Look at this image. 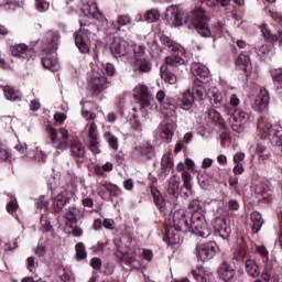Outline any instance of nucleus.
<instances>
[{"mask_svg": "<svg viewBox=\"0 0 282 282\" xmlns=\"http://www.w3.org/2000/svg\"><path fill=\"white\" fill-rule=\"evenodd\" d=\"M195 254L198 261H210L217 254V243L209 241L206 243L197 245L195 248Z\"/></svg>", "mask_w": 282, "mask_h": 282, "instance_id": "obj_12", "label": "nucleus"}, {"mask_svg": "<svg viewBox=\"0 0 282 282\" xmlns=\"http://www.w3.org/2000/svg\"><path fill=\"white\" fill-rule=\"evenodd\" d=\"M254 248H256V254H258V257L262 261V264L276 262V259H274V257L270 256V251H268V248H265V246L256 245Z\"/></svg>", "mask_w": 282, "mask_h": 282, "instance_id": "obj_32", "label": "nucleus"}, {"mask_svg": "<svg viewBox=\"0 0 282 282\" xmlns=\"http://www.w3.org/2000/svg\"><path fill=\"white\" fill-rule=\"evenodd\" d=\"M131 58V65L133 72L137 74H149L153 69V63L151 58L147 56V46H134Z\"/></svg>", "mask_w": 282, "mask_h": 282, "instance_id": "obj_6", "label": "nucleus"}, {"mask_svg": "<svg viewBox=\"0 0 282 282\" xmlns=\"http://www.w3.org/2000/svg\"><path fill=\"white\" fill-rule=\"evenodd\" d=\"M180 184H181L180 176L173 175L167 181L166 191H167L169 195H173V197H177V195H180Z\"/></svg>", "mask_w": 282, "mask_h": 282, "instance_id": "obj_33", "label": "nucleus"}, {"mask_svg": "<svg viewBox=\"0 0 282 282\" xmlns=\"http://www.w3.org/2000/svg\"><path fill=\"white\" fill-rule=\"evenodd\" d=\"M264 138H268L269 142L273 147H282V127L279 123L267 126L263 129Z\"/></svg>", "mask_w": 282, "mask_h": 282, "instance_id": "obj_13", "label": "nucleus"}, {"mask_svg": "<svg viewBox=\"0 0 282 282\" xmlns=\"http://www.w3.org/2000/svg\"><path fill=\"white\" fill-rule=\"evenodd\" d=\"M58 41H61L58 31H48L46 33L44 40V52H46V56L42 58V65L50 72H58V69H61L56 54V50H58Z\"/></svg>", "mask_w": 282, "mask_h": 282, "instance_id": "obj_4", "label": "nucleus"}, {"mask_svg": "<svg viewBox=\"0 0 282 282\" xmlns=\"http://www.w3.org/2000/svg\"><path fill=\"white\" fill-rule=\"evenodd\" d=\"M50 206V197L46 195H41L35 199V208L43 210V208H47Z\"/></svg>", "mask_w": 282, "mask_h": 282, "instance_id": "obj_53", "label": "nucleus"}, {"mask_svg": "<svg viewBox=\"0 0 282 282\" xmlns=\"http://www.w3.org/2000/svg\"><path fill=\"white\" fill-rule=\"evenodd\" d=\"M104 138H105L106 142H108L109 148L112 151H118L120 144L118 143V138L116 134L108 131V132L104 133Z\"/></svg>", "mask_w": 282, "mask_h": 282, "instance_id": "obj_45", "label": "nucleus"}, {"mask_svg": "<svg viewBox=\"0 0 282 282\" xmlns=\"http://www.w3.org/2000/svg\"><path fill=\"white\" fill-rule=\"evenodd\" d=\"M235 274H237V269L235 268V263L230 261H224L218 268V276L223 279V281H232Z\"/></svg>", "mask_w": 282, "mask_h": 282, "instance_id": "obj_21", "label": "nucleus"}, {"mask_svg": "<svg viewBox=\"0 0 282 282\" xmlns=\"http://www.w3.org/2000/svg\"><path fill=\"white\" fill-rule=\"evenodd\" d=\"M154 197V204L158 206L159 210L161 213H164L166 215V207L164 206V198H162V195H160V192H152Z\"/></svg>", "mask_w": 282, "mask_h": 282, "instance_id": "obj_49", "label": "nucleus"}, {"mask_svg": "<svg viewBox=\"0 0 282 282\" xmlns=\"http://www.w3.org/2000/svg\"><path fill=\"white\" fill-rule=\"evenodd\" d=\"M272 52V45L270 44H262L260 47H258V54L265 56Z\"/></svg>", "mask_w": 282, "mask_h": 282, "instance_id": "obj_61", "label": "nucleus"}, {"mask_svg": "<svg viewBox=\"0 0 282 282\" xmlns=\"http://www.w3.org/2000/svg\"><path fill=\"white\" fill-rule=\"evenodd\" d=\"M164 117V120L156 129V135L160 140L169 144V142L173 141V135H175V131L177 130V115L174 112Z\"/></svg>", "mask_w": 282, "mask_h": 282, "instance_id": "obj_7", "label": "nucleus"}, {"mask_svg": "<svg viewBox=\"0 0 282 282\" xmlns=\"http://www.w3.org/2000/svg\"><path fill=\"white\" fill-rule=\"evenodd\" d=\"M156 100L161 105V113L169 116V113H175V104L171 99L166 98V93L164 90H159L156 93Z\"/></svg>", "mask_w": 282, "mask_h": 282, "instance_id": "obj_20", "label": "nucleus"}, {"mask_svg": "<svg viewBox=\"0 0 282 282\" xmlns=\"http://www.w3.org/2000/svg\"><path fill=\"white\" fill-rule=\"evenodd\" d=\"M68 199H69V194H67V189L62 188L53 203V208L55 213H61V210L65 208V204H67Z\"/></svg>", "mask_w": 282, "mask_h": 282, "instance_id": "obj_31", "label": "nucleus"}, {"mask_svg": "<svg viewBox=\"0 0 282 282\" xmlns=\"http://www.w3.org/2000/svg\"><path fill=\"white\" fill-rule=\"evenodd\" d=\"M221 132H220V144L221 147L226 148L228 144H230V132L228 129H226V126L220 127Z\"/></svg>", "mask_w": 282, "mask_h": 282, "instance_id": "obj_51", "label": "nucleus"}, {"mask_svg": "<svg viewBox=\"0 0 282 282\" xmlns=\"http://www.w3.org/2000/svg\"><path fill=\"white\" fill-rule=\"evenodd\" d=\"M140 45L141 44L129 43L122 37H115L110 45V52L116 58H122V56L131 58L133 56V50H135V46Z\"/></svg>", "mask_w": 282, "mask_h": 282, "instance_id": "obj_10", "label": "nucleus"}, {"mask_svg": "<svg viewBox=\"0 0 282 282\" xmlns=\"http://www.w3.org/2000/svg\"><path fill=\"white\" fill-rule=\"evenodd\" d=\"M88 84L93 89V96L102 100L105 98V89H109V79L105 75V70L100 66H95L88 74Z\"/></svg>", "mask_w": 282, "mask_h": 282, "instance_id": "obj_5", "label": "nucleus"}, {"mask_svg": "<svg viewBox=\"0 0 282 282\" xmlns=\"http://www.w3.org/2000/svg\"><path fill=\"white\" fill-rule=\"evenodd\" d=\"M274 263L275 262H267L263 264V270L261 273V280L264 282H270L272 279V274H274Z\"/></svg>", "mask_w": 282, "mask_h": 282, "instance_id": "obj_38", "label": "nucleus"}, {"mask_svg": "<svg viewBox=\"0 0 282 282\" xmlns=\"http://www.w3.org/2000/svg\"><path fill=\"white\" fill-rule=\"evenodd\" d=\"M261 33L268 41H278L280 45H282V32H278V34H271L270 29H268V24H263L261 26Z\"/></svg>", "mask_w": 282, "mask_h": 282, "instance_id": "obj_37", "label": "nucleus"}, {"mask_svg": "<svg viewBox=\"0 0 282 282\" xmlns=\"http://www.w3.org/2000/svg\"><path fill=\"white\" fill-rule=\"evenodd\" d=\"M78 184L82 186V188H87L85 185V177L68 174L67 188H64V191L67 192V195H74L78 191Z\"/></svg>", "mask_w": 282, "mask_h": 282, "instance_id": "obj_27", "label": "nucleus"}, {"mask_svg": "<svg viewBox=\"0 0 282 282\" xmlns=\"http://www.w3.org/2000/svg\"><path fill=\"white\" fill-rule=\"evenodd\" d=\"M191 225L186 219V212L184 209L175 210L170 218L165 219V237L169 243H180V232L192 230L197 237L207 239L210 237V229L206 221V215L202 212H194L191 218Z\"/></svg>", "mask_w": 282, "mask_h": 282, "instance_id": "obj_2", "label": "nucleus"}, {"mask_svg": "<svg viewBox=\"0 0 282 282\" xmlns=\"http://www.w3.org/2000/svg\"><path fill=\"white\" fill-rule=\"evenodd\" d=\"M206 97L208 98L210 105H213L216 109H219L224 102V95L221 91H219V88L215 86L207 89Z\"/></svg>", "mask_w": 282, "mask_h": 282, "instance_id": "obj_26", "label": "nucleus"}, {"mask_svg": "<svg viewBox=\"0 0 282 282\" xmlns=\"http://www.w3.org/2000/svg\"><path fill=\"white\" fill-rule=\"evenodd\" d=\"M237 69L245 72L246 76H252V62H250V56L241 53L236 59Z\"/></svg>", "mask_w": 282, "mask_h": 282, "instance_id": "obj_25", "label": "nucleus"}, {"mask_svg": "<svg viewBox=\"0 0 282 282\" xmlns=\"http://www.w3.org/2000/svg\"><path fill=\"white\" fill-rule=\"evenodd\" d=\"M162 18V13L158 9H151L145 14V21L148 23H155V21H160Z\"/></svg>", "mask_w": 282, "mask_h": 282, "instance_id": "obj_46", "label": "nucleus"}, {"mask_svg": "<svg viewBox=\"0 0 282 282\" xmlns=\"http://www.w3.org/2000/svg\"><path fill=\"white\" fill-rule=\"evenodd\" d=\"M189 209L193 210V213H202V203L199 199H193L189 203Z\"/></svg>", "mask_w": 282, "mask_h": 282, "instance_id": "obj_60", "label": "nucleus"}, {"mask_svg": "<svg viewBox=\"0 0 282 282\" xmlns=\"http://www.w3.org/2000/svg\"><path fill=\"white\" fill-rule=\"evenodd\" d=\"M82 116H83V118H85L86 120H95V118H96L95 112L85 110V106L82 107Z\"/></svg>", "mask_w": 282, "mask_h": 282, "instance_id": "obj_62", "label": "nucleus"}, {"mask_svg": "<svg viewBox=\"0 0 282 282\" xmlns=\"http://www.w3.org/2000/svg\"><path fill=\"white\" fill-rule=\"evenodd\" d=\"M192 274L196 282H213L215 275L210 269H206L204 267H199L192 271Z\"/></svg>", "mask_w": 282, "mask_h": 282, "instance_id": "obj_28", "label": "nucleus"}, {"mask_svg": "<svg viewBox=\"0 0 282 282\" xmlns=\"http://www.w3.org/2000/svg\"><path fill=\"white\" fill-rule=\"evenodd\" d=\"M80 29L75 34V45L82 54H89L91 42L89 40V22L79 20Z\"/></svg>", "mask_w": 282, "mask_h": 282, "instance_id": "obj_11", "label": "nucleus"}, {"mask_svg": "<svg viewBox=\"0 0 282 282\" xmlns=\"http://www.w3.org/2000/svg\"><path fill=\"white\" fill-rule=\"evenodd\" d=\"M234 256L236 259H239L240 261H245V270L249 276H252L253 279H257L261 274V271H259V264H257V261L253 259L247 258L249 252L248 248L243 245H236L232 248Z\"/></svg>", "mask_w": 282, "mask_h": 282, "instance_id": "obj_8", "label": "nucleus"}, {"mask_svg": "<svg viewBox=\"0 0 282 282\" xmlns=\"http://www.w3.org/2000/svg\"><path fill=\"white\" fill-rule=\"evenodd\" d=\"M193 102H195V99L191 95V90H187L180 99L178 107L184 111H191V109H193Z\"/></svg>", "mask_w": 282, "mask_h": 282, "instance_id": "obj_34", "label": "nucleus"}, {"mask_svg": "<svg viewBox=\"0 0 282 282\" xmlns=\"http://www.w3.org/2000/svg\"><path fill=\"white\" fill-rule=\"evenodd\" d=\"M191 69L193 76L195 77L194 80H199L200 83H210V70L208 69V66L194 62Z\"/></svg>", "mask_w": 282, "mask_h": 282, "instance_id": "obj_18", "label": "nucleus"}, {"mask_svg": "<svg viewBox=\"0 0 282 282\" xmlns=\"http://www.w3.org/2000/svg\"><path fill=\"white\" fill-rule=\"evenodd\" d=\"M75 250L77 261H83L84 259H87V251L85 250V245H83V242L76 243Z\"/></svg>", "mask_w": 282, "mask_h": 282, "instance_id": "obj_52", "label": "nucleus"}, {"mask_svg": "<svg viewBox=\"0 0 282 282\" xmlns=\"http://www.w3.org/2000/svg\"><path fill=\"white\" fill-rule=\"evenodd\" d=\"M165 19L173 25V28H182V25H186L189 30H197L200 36H213L214 39L230 36L228 26H226L224 22H217L210 31V28L208 26V15L204 9H195L188 14V12L182 11L175 6H171L166 10Z\"/></svg>", "mask_w": 282, "mask_h": 282, "instance_id": "obj_1", "label": "nucleus"}, {"mask_svg": "<svg viewBox=\"0 0 282 282\" xmlns=\"http://www.w3.org/2000/svg\"><path fill=\"white\" fill-rule=\"evenodd\" d=\"M273 83L275 87V91L278 94H282V68L278 70L273 76Z\"/></svg>", "mask_w": 282, "mask_h": 282, "instance_id": "obj_50", "label": "nucleus"}, {"mask_svg": "<svg viewBox=\"0 0 282 282\" xmlns=\"http://www.w3.org/2000/svg\"><path fill=\"white\" fill-rule=\"evenodd\" d=\"M216 228L221 239H228V237H230V232H232V229L230 228V224H228V221L226 220V217L216 219Z\"/></svg>", "mask_w": 282, "mask_h": 282, "instance_id": "obj_30", "label": "nucleus"}, {"mask_svg": "<svg viewBox=\"0 0 282 282\" xmlns=\"http://www.w3.org/2000/svg\"><path fill=\"white\" fill-rule=\"evenodd\" d=\"M252 232L257 235L259 230L263 227V216L259 212L251 213Z\"/></svg>", "mask_w": 282, "mask_h": 282, "instance_id": "obj_36", "label": "nucleus"}, {"mask_svg": "<svg viewBox=\"0 0 282 282\" xmlns=\"http://www.w3.org/2000/svg\"><path fill=\"white\" fill-rule=\"evenodd\" d=\"M0 161L1 162H12V154L8 150L0 147Z\"/></svg>", "mask_w": 282, "mask_h": 282, "instance_id": "obj_58", "label": "nucleus"}, {"mask_svg": "<svg viewBox=\"0 0 282 282\" xmlns=\"http://www.w3.org/2000/svg\"><path fill=\"white\" fill-rule=\"evenodd\" d=\"M161 78L165 83H169V85H175V83H177V76H175V74L169 72L166 66H161Z\"/></svg>", "mask_w": 282, "mask_h": 282, "instance_id": "obj_43", "label": "nucleus"}, {"mask_svg": "<svg viewBox=\"0 0 282 282\" xmlns=\"http://www.w3.org/2000/svg\"><path fill=\"white\" fill-rule=\"evenodd\" d=\"M111 171H113V163L111 162H106L102 166L97 165L95 167V173L97 175H105V173H111Z\"/></svg>", "mask_w": 282, "mask_h": 282, "instance_id": "obj_47", "label": "nucleus"}, {"mask_svg": "<svg viewBox=\"0 0 282 282\" xmlns=\"http://www.w3.org/2000/svg\"><path fill=\"white\" fill-rule=\"evenodd\" d=\"M88 149L94 155H100V141L98 139V126L91 122L88 126Z\"/></svg>", "mask_w": 282, "mask_h": 282, "instance_id": "obj_16", "label": "nucleus"}, {"mask_svg": "<svg viewBox=\"0 0 282 282\" xmlns=\"http://www.w3.org/2000/svg\"><path fill=\"white\" fill-rule=\"evenodd\" d=\"M97 67H99V69L105 68V72L107 73L108 76H113V74H116V66H113V64L111 63H107L105 64H97Z\"/></svg>", "mask_w": 282, "mask_h": 282, "instance_id": "obj_56", "label": "nucleus"}, {"mask_svg": "<svg viewBox=\"0 0 282 282\" xmlns=\"http://www.w3.org/2000/svg\"><path fill=\"white\" fill-rule=\"evenodd\" d=\"M46 132L56 151H66L67 141H61V138H58V132L56 131V129H54L52 126H47Z\"/></svg>", "mask_w": 282, "mask_h": 282, "instance_id": "obj_24", "label": "nucleus"}, {"mask_svg": "<svg viewBox=\"0 0 282 282\" xmlns=\"http://www.w3.org/2000/svg\"><path fill=\"white\" fill-rule=\"evenodd\" d=\"M200 3H205L207 8H215V6H221L226 8V6L230 4V0H199Z\"/></svg>", "mask_w": 282, "mask_h": 282, "instance_id": "obj_48", "label": "nucleus"}, {"mask_svg": "<svg viewBox=\"0 0 282 282\" xmlns=\"http://www.w3.org/2000/svg\"><path fill=\"white\" fill-rule=\"evenodd\" d=\"M133 25V19L129 14H119L116 21H111L108 24V33L118 34L122 32V28H129Z\"/></svg>", "mask_w": 282, "mask_h": 282, "instance_id": "obj_14", "label": "nucleus"}, {"mask_svg": "<svg viewBox=\"0 0 282 282\" xmlns=\"http://www.w3.org/2000/svg\"><path fill=\"white\" fill-rule=\"evenodd\" d=\"M197 181H198V184L202 186V188H206V186L210 184V178H208V176L204 172H198Z\"/></svg>", "mask_w": 282, "mask_h": 282, "instance_id": "obj_54", "label": "nucleus"}, {"mask_svg": "<svg viewBox=\"0 0 282 282\" xmlns=\"http://www.w3.org/2000/svg\"><path fill=\"white\" fill-rule=\"evenodd\" d=\"M133 98L138 100L132 108L134 120H137L138 116L147 118V116L153 111V107L154 109H158V106H155V98L149 93V87L147 85H137L133 88Z\"/></svg>", "mask_w": 282, "mask_h": 282, "instance_id": "obj_3", "label": "nucleus"}, {"mask_svg": "<svg viewBox=\"0 0 282 282\" xmlns=\"http://www.w3.org/2000/svg\"><path fill=\"white\" fill-rule=\"evenodd\" d=\"M161 164L164 169L165 175H169V170H166V169H171V166H173V160H171V156L164 155L162 158Z\"/></svg>", "mask_w": 282, "mask_h": 282, "instance_id": "obj_57", "label": "nucleus"}, {"mask_svg": "<svg viewBox=\"0 0 282 282\" xmlns=\"http://www.w3.org/2000/svg\"><path fill=\"white\" fill-rule=\"evenodd\" d=\"M208 82H200V80H194L192 89H188L191 91V96L195 100H204L206 98V94L208 90H206V84Z\"/></svg>", "mask_w": 282, "mask_h": 282, "instance_id": "obj_23", "label": "nucleus"}, {"mask_svg": "<svg viewBox=\"0 0 282 282\" xmlns=\"http://www.w3.org/2000/svg\"><path fill=\"white\" fill-rule=\"evenodd\" d=\"M62 281L64 282H76V278L72 271H68L62 275Z\"/></svg>", "mask_w": 282, "mask_h": 282, "instance_id": "obj_64", "label": "nucleus"}, {"mask_svg": "<svg viewBox=\"0 0 282 282\" xmlns=\"http://www.w3.org/2000/svg\"><path fill=\"white\" fill-rule=\"evenodd\" d=\"M83 3L82 12L85 14V17L97 19V21H107L105 14H102L100 9H98V3H96V0H83Z\"/></svg>", "mask_w": 282, "mask_h": 282, "instance_id": "obj_15", "label": "nucleus"}, {"mask_svg": "<svg viewBox=\"0 0 282 282\" xmlns=\"http://www.w3.org/2000/svg\"><path fill=\"white\" fill-rule=\"evenodd\" d=\"M227 206L229 210H239V208H241L237 199H229Z\"/></svg>", "mask_w": 282, "mask_h": 282, "instance_id": "obj_63", "label": "nucleus"}, {"mask_svg": "<svg viewBox=\"0 0 282 282\" xmlns=\"http://www.w3.org/2000/svg\"><path fill=\"white\" fill-rule=\"evenodd\" d=\"M207 118L215 124L216 127H224V118H221V115L215 110V109H209L207 111Z\"/></svg>", "mask_w": 282, "mask_h": 282, "instance_id": "obj_41", "label": "nucleus"}, {"mask_svg": "<svg viewBox=\"0 0 282 282\" xmlns=\"http://www.w3.org/2000/svg\"><path fill=\"white\" fill-rule=\"evenodd\" d=\"M12 56L15 58H21L22 61H30L33 51L25 43H20L11 46L10 48Z\"/></svg>", "mask_w": 282, "mask_h": 282, "instance_id": "obj_22", "label": "nucleus"}, {"mask_svg": "<svg viewBox=\"0 0 282 282\" xmlns=\"http://www.w3.org/2000/svg\"><path fill=\"white\" fill-rule=\"evenodd\" d=\"M8 213H17L19 210V202L15 198H11V200L7 204Z\"/></svg>", "mask_w": 282, "mask_h": 282, "instance_id": "obj_59", "label": "nucleus"}, {"mask_svg": "<svg viewBox=\"0 0 282 282\" xmlns=\"http://www.w3.org/2000/svg\"><path fill=\"white\" fill-rule=\"evenodd\" d=\"M134 151L143 158H153V147L149 143L135 147Z\"/></svg>", "mask_w": 282, "mask_h": 282, "instance_id": "obj_44", "label": "nucleus"}, {"mask_svg": "<svg viewBox=\"0 0 282 282\" xmlns=\"http://www.w3.org/2000/svg\"><path fill=\"white\" fill-rule=\"evenodd\" d=\"M70 153L73 158L83 160L85 158V145L78 142L70 144Z\"/></svg>", "mask_w": 282, "mask_h": 282, "instance_id": "obj_42", "label": "nucleus"}, {"mask_svg": "<svg viewBox=\"0 0 282 282\" xmlns=\"http://www.w3.org/2000/svg\"><path fill=\"white\" fill-rule=\"evenodd\" d=\"M65 231L73 237H83V229L78 227V220L76 219V213L67 212L66 215Z\"/></svg>", "mask_w": 282, "mask_h": 282, "instance_id": "obj_17", "label": "nucleus"}, {"mask_svg": "<svg viewBox=\"0 0 282 282\" xmlns=\"http://www.w3.org/2000/svg\"><path fill=\"white\" fill-rule=\"evenodd\" d=\"M101 186L109 193L110 197H120L122 195V189L113 183L104 182Z\"/></svg>", "mask_w": 282, "mask_h": 282, "instance_id": "obj_40", "label": "nucleus"}, {"mask_svg": "<svg viewBox=\"0 0 282 282\" xmlns=\"http://www.w3.org/2000/svg\"><path fill=\"white\" fill-rule=\"evenodd\" d=\"M166 65L171 67H180V65H185L186 59H184V51L177 48L174 53L165 58Z\"/></svg>", "mask_w": 282, "mask_h": 282, "instance_id": "obj_29", "label": "nucleus"}, {"mask_svg": "<svg viewBox=\"0 0 282 282\" xmlns=\"http://www.w3.org/2000/svg\"><path fill=\"white\" fill-rule=\"evenodd\" d=\"M192 176L185 172L183 173V187L181 188L182 195L185 198L191 197L193 195V184L191 183Z\"/></svg>", "mask_w": 282, "mask_h": 282, "instance_id": "obj_35", "label": "nucleus"}, {"mask_svg": "<svg viewBox=\"0 0 282 282\" xmlns=\"http://www.w3.org/2000/svg\"><path fill=\"white\" fill-rule=\"evenodd\" d=\"M3 91L7 100H11L13 102H17L21 100V98H23V95H21V93L14 90V88L10 86H4Z\"/></svg>", "mask_w": 282, "mask_h": 282, "instance_id": "obj_39", "label": "nucleus"}, {"mask_svg": "<svg viewBox=\"0 0 282 282\" xmlns=\"http://www.w3.org/2000/svg\"><path fill=\"white\" fill-rule=\"evenodd\" d=\"M268 105H270V93H268V89L262 87L252 104V109H254V111H267Z\"/></svg>", "mask_w": 282, "mask_h": 282, "instance_id": "obj_19", "label": "nucleus"}, {"mask_svg": "<svg viewBox=\"0 0 282 282\" xmlns=\"http://www.w3.org/2000/svg\"><path fill=\"white\" fill-rule=\"evenodd\" d=\"M225 113L231 117L230 118L231 129L237 133H242L246 127H248V122H250V113L241 109L230 108L227 106L225 107Z\"/></svg>", "mask_w": 282, "mask_h": 282, "instance_id": "obj_9", "label": "nucleus"}, {"mask_svg": "<svg viewBox=\"0 0 282 282\" xmlns=\"http://www.w3.org/2000/svg\"><path fill=\"white\" fill-rule=\"evenodd\" d=\"M35 8L37 12H47L50 10V2L46 0H35Z\"/></svg>", "mask_w": 282, "mask_h": 282, "instance_id": "obj_55", "label": "nucleus"}]
</instances>
